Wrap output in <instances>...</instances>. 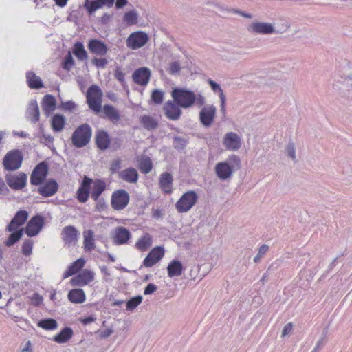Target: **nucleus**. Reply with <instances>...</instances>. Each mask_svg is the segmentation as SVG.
<instances>
[{
    "mask_svg": "<svg viewBox=\"0 0 352 352\" xmlns=\"http://www.w3.org/2000/svg\"><path fill=\"white\" fill-rule=\"evenodd\" d=\"M73 336V330L70 327H65L54 337V340L59 344L68 342Z\"/></svg>",
    "mask_w": 352,
    "mask_h": 352,
    "instance_id": "nucleus-36",
    "label": "nucleus"
},
{
    "mask_svg": "<svg viewBox=\"0 0 352 352\" xmlns=\"http://www.w3.org/2000/svg\"><path fill=\"white\" fill-rule=\"evenodd\" d=\"M143 298L142 296L138 295L131 298L126 303V310L133 311L142 302Z\"/></svg>",
    "mask_w": 352,
    "mask_h": 352,
    "instance_id": "nucleus-44",
    "label": "nucleus"
},
{
    "mask_svg": "<svg viewBox=\"0 0 352 352\" xmlns=\"http://www.w3.org/2000/svg\"><path fill=\"white\" fill-rule=\"evenodd\" d=\"M148 41V36L144 32H134L127 38L126 46L131 50H137L143 47Z\"/></svg>",
    "mask_w": 352,
    "mask_h": 352,
    "instance_id": "nucleus-10",
    "label": "nucleus"
},
{
    "mask_svg": "<svg viewBox=\"0 0 352 352\" xmlns=\"http://www.w3.org/2000/svg\"><path fill=\"white\" fill-rule=\"evenodd\" d=\"M114 1L116 8L118 10L123 8L128 3V0H111V6L113 5Z\"/></svg>",
    "mask_w": 352,
    "mask_h": 352,
    "instance_id": "nucleus-58",
    "label": "nucleus"
},
{
    "mask_svg": "<svg viewBox=\"0 0 352 352\" xmlns=\"http://www.w3.org/2000/svg\"><path fill=\"white\" fill-rule=\"evenodd\" d=\"M73 53L79 60H83L87 58V53L82 43L78 42L74 44Z\"/></svg>",
    "mask_w": 352,
    "mask_h": 352,
    "instance_id": "nucleus-39",
    "label": "nucleus"
},
{
    "mask_svg": "<svg viewBox=\"0 0 352 352\" xmlns=\"http://www.w3.org/2000/svg\"><path fill=\"white\" fill-rule=\"evenodd\" d=\"M120 120L119 113L117 110L111 106V122H117Z\"/></svg>",
    "mask_w": 352,
    "mask_h": 352,
    "instance_id": "nucleus-61",
    "label": "nucleus"
},
{
    "mask_svg": "<svg viewBox=\"0 0 352 352\" xmlns=\"http://www.w3.org/2000/svg\"><path fill=\"white\" fill-rule=\"evenodd\" d=\"M96 143L97 146L101 150L107 148L110 143L108 133L104 131H98L96 137Z\"/></svg>",
    "mask_w": 352,
    "mask_h": 352,
    "instance_id": "nucleus-34",
    "label": "nucleus"
},
{
    "mask_svg": "<svg viewBox=\"0 0 352 352\" xmlns=\"http://www.w3.org/2000/svg\"><path fill=\"white\" fill-rule=\"evenodd\" d=\"M56 99L50 95L47 94L44 96L42 102V108L45 113L47 116L51 114L56 109Z\"/></svg>",
    "mask_w": 352,
    "mask_h": 352,
    "instance_id": "nucleus-30",
    "label": "nucleus"
},
{
    "mask_svg": "<svg viewBox=\"0 0 352 352\" xmlns=\"http://www.w3.org/2000/svg\"><path fill=\"white\" fill-rule=\"evenodd\" d=\"M292 329V324L291 322L287 323L283 328L282 331V336L284 337L287 335Z\"/></svg>",
    "mask_w": 352,
    "mask_h": 352,
    "instance_id": "nucleus-62",
    "label": "nucleus"
},
{
    "mask_svg": "<svg viewBox=\"0 0 352 352\" xmlns=\"http://www.w3.org/2000/svg\"><path fill=\"white\" fill-rule=\"evenodd\" d=\"M49 172V167L46 162L38 164L33 169L30 175V183L34 186L41 185L45 180Z\"/></svg>",
    "mask_w": 352,
    "mask_h": 352,
    "instance_id": "nucleus-8",
    "label": "nucleus"
},
{
    "mask_svg": "<svg viewBox=\"0 0 352 352\" xmlns=\"http://www.w3.org/2000/svg\"><path fill=\"white\" fill-rule=\"evenodd\" d=\"M197 199V194L194 190H189L177 201L175 208L179 212H186L194 206Z\"/></svg>",
    "mask_w": 352,
    "mask_h": 352,
    "instance_id": "nucleus-7",
    "label": "nucleus"
},
{
    "mask_svg": "<svg viewBox=\"0 0 352 352\" xmlns=\"http://www.w3.org/2000/svg\"><path fill=\"white\" fill-rule=\"evenodd\" d=\"M130 196L124 189L115 190L111 195V207L116 210H122L129 203Z\"/></svg>",
    "mask_w": 352,
    "mask_h": 352,
    "instance_id": "nucleus-9",
    "label": "nucleus"
},
{
    "mask_svg": "<svg viewBox=\"0 0 352 352\" xmlns=\"http://www.w3.org/2000/svg\"><path fill=\"white\" fill-rule=\"evenodd\" d=\"M285 152L289 157H290L294 162L296 161V146L293 142H289L285 148Z\"/></svg>",
    "mask_w": 352,
    "mask_h": 352,
    "instance_id": "nucleus-47",
    "label": "nucleus"
},
{
    "mask_svg": "<svg viewBox=\"0 0 352 352\" xmlns=\"http://www.w3.org/2000/svg\"><path fill=\"white\" fill-rule=\"evenodd\" d=\"M29 113L31 116V120L33 122H36L39 120V110L37 105L32 107L30 109Z\"/></svg>",
    "mask_w": 352,
    "mask_h": 352,
    "instance_id": "nucleus-53",
    "label": "nucleus"
},
{
    "mask_svg": "<svg viewBox=\"0 0 352 352\" xmlns=\"http://www.w3.org/2000/svg\"><path fill=\"white\" fill-rule=\"evenodd\" d=\"M65 125V118L60 114L54 115L51 120L52 129L55 132L61 131Z\"/></svg>",
    "mask_w": 352,
    "mask_h": 352,
    "instance_id": "nucleus-37",
    "label": "nucleus"
},
{
    "mask_svg": "<svg viewBox=\"0 0 352 352\" xmlns=\"http://www.w3.org/2000/svg\"><path fill=\"white\" fill-rule=\"evenodd\" d=\"M216 107L212 104L204 106L199 112L201 123L206 127H209L214 122L216 115Z\"/></svg>",
    "mask_w": 352,
    "mask_h": 352,
    "instance_id": "nucleus-16",
    "label": "nucleus"
},
{
    "mask_svg": "<svg viewBox=\"0 0 352 352\" xmlns=\"http://www.w3.org/2000/svg\"><path fill=\"white\" fill-rule=\"evenodd\" d=\"M151 75V70L146 67H142L134 71L132 78L138 85L145 86L148 83Z\"/></svg>",
    "mask_w": 352,
    "mask_h": 352,
    "instance_id": "nucleus-20",
    "label": "nucleus"
},
{
    "mask_svg": "<svg viewBox=\"0 0 352 352\" xmlns=\"http://www.w3.org/2000/svg\"><path fill=\"white\" fill-rule=\"evenodd\" d=\"M172 184L173 177L169 173H164L161 175L160 185L166 193H170L172 192Z\"/></svg>",
    "mask_w": 352,
    "mask_h": 352,
    "instance_id": "nucleus-32",
    "label": "nucleus"
},
{
    "mask_svg": "<svg viewBox=\"0 0 352 352\" xmlns=\"http://www.w3.org/2000/svg\"><path fill=\"white\" fill-rule=\"evenodd\" d=\"M248 30L250 32L254 34H271L279 33L272 23L265 22H253L249 25Z\"/></svg>",
    "mask_w": 352,
    "mask_h": 352,
    "instance_id": "nucleus-13",
    "label": "nucleus"
},
{
    "mask_svg": "<svg viewBox=\"0 0 352 352\" xmlns=\"http://www.w3.org/2000/svg\"><path fill=\"white\" fill-rule=\"evenodd\" d=\"M67 298L74 304H82L86 300V294L82 289L76 288L68 292Z\"/></svg>",
    "mask_w": 352,
    "mask_h": 352,
    "instance_id": "nucleus-27",
    "label": "nucleus"
},
{
    "mask_svg": "<svg viewBox=\"0 0 352 352\" xmlns=\"http://www.w3.org/2000/svg\"><path fill=\"white\" fill-rule=\"evenodd\" d=\"M26 79L28 85L31 89H39L43 87L41 79L32 71L26 73Z\"/></svg>",
    "mask_w": 352,
    "mask_h": 352,
    "instance_id": "nucleus-35",
    "label": "nucleus"
},
{
    "mask_svg": "<svg viewBox=\"0 0 352 352\" xmlns=\"http://www.w3.org/2000/svg\"><path fill=\"white\" fill-rule=\"evenodd\" d=\"M131 237V232L124 227H118L115 230L113 243L116 245L126 243Z\"/></svg>",
    "mask_w": 352,
    "mask_h": 352,
    "instance_id": "nucleus-25",
    "label": "nucleus"
},
{
    "mask_svg": "<svg viewBox=\"0 0 352 352\" xmlns=\"http://www.w3.org/2000/svg\"><path fill=\"white\" fill-rule=\"evenodd\" d=\"M208 82L212 91L215 93L219 94V98L226 97L222 89L221 88L220 85L218 83H217L215 81L211 79H209Z\"/></svg>",
    "mask_w": 352,
    "mask_h": 352,
    "instance_id": "nucleus-49",
    "label": "nucleus"
},
{
    "mask_svg": "<svg viewBox=\"0 0 352 352\" xmlns=\"http://www.w3.org/2000/svg\"><path fill=\"white\" fill-rule=\"evenodd\" d=\"M138 14L135 10H131L124 14L123 21L128 25H133L138 23Z\"/></svg>",
    "mask_w": 352,
    "mask_h": 352,
    "instance_id": "nucleus-42",
    "label": "nucleus"
},
{
    "mask_svg": "<svg viewBox=\"0 0 352 352\" xmlns=\"http://www.w3.org/2000/svg\"><path fill=\"white\" fill-rule=\"evenodd\" d=\"M62 107L65 110L72 111L76 108V104L74 102H73L72 101H68V102L62 103Z\"/></svg>",
    "mask_w": 352,
    "mask_h": 352,
    "instance_id": "nucleus-60",
    "label": "nucleus"
},
{
    "mask_svg": "<svg viewBox=\"0 0 352 352\" xmlns=\"http://www.w3.org/2000/svg\"><path fill=\"white\" fill-rule=\"evenodd\" d=\"M206 102L205 97L201 94L195 95V100L194 104H196L199 107H202Z\"/></svg>",
    "mask_w": 352,
    "mask_h": 352,
    "instance_id": "nucleus-54",
    "label": "nucleus"
},
{
    "mask_svg": "<svg viewBox=\"0 0 352 352\" xmlns=\"http://www.w3.org/2000/svg\"><path fill=\"white\" fill-rule=\"evenodd\" d=\"M43 226L44 218L38 214L35 215L27 223L25 232L30 237L34 236L40 232Z\"/></svg>",
    "mask_w": 352,
    "mask_h": 352,
    "instance_id": "nucleus-12",
    "label": "nucleus"
},
{
    "mask_svg": "<svg viewBox=\"0 0 352 352\" xmlns=\"http://www.w3.org/2000/svg\"><path fill=\"white\" fill-rule=\"evenodd\" d=\"M105 189L106 183L104 181L100 179L94 181L87 176H84L76 192V197L80 203H85L91 194V198L97 201Z\"/></svg>",
    "mask_w": 352,
    "mask_h": 352,
    "instance_id": "nucleus-1",
    "label": "nucleus"
},
{
    "mask_svg": "<svg viewBox=\"0 0 352 352\" xmlns=\"http://www.w3.org/2000/svg\"><path fill=\"white\" fill-rule=\"evenodd\" d=\"M23 231V230L22 228L12 231L13 232L10 235L8 239L5 242L6 245L8 247H10L13 245L15 243H16L18 241H19L22 237Z\"/></svg>",
    "mask_w": 352,
    "mask_h": 352,
    "instance_id": "nucleus-41",
    "label": "nucleus"
},
{
    "mask_svg": "<svg viewBox=\"0 0 352 352\" xmlns=\"http://www.w3.org/2000/svg\"><path fill=\"white\" fill-rule=\"evenodd\" d=\"M78 231L72 226L65 227L61 232L62 239L67 247L74 246L78 242Z\"/></svg>",
    "mask_w": 352,
    "mask_h": 352,
    "instance_id": "nucleus-17",
    "label": "nucleus"
},
{
    "mask_svg": "<svg viewBox=\"0 0 352 352\" xmlns=\"http://www.w3.org/2000/svg\"><path fill=\"white\" fill-rule=\"evenodd\" d=\"M140 122L146 130L153 131L158 127V121L153 117L144 115L140 117Z\"/></svg>",
    "mask_w": 352,
    "mask_h": 352,
    "instance_id": "nucleus-33",
    "label": "nucleus"
},
{
    "mask_svg": "<svg viewBox=\"0 0 352 352\" xmlns=\"http://www.w3.org/2000/svg\"><path fill=\"white\" fill-rule=\"evenodd\" d=\"M109 4L110 0H85L84 7L86 8L88 13L91 14L97 10L103 8L105 5L109 6Z\"/></svg>",
    "mask_w": 352,
    "mask_h": 352,
    "instance_id": "nucleus-28",
    "label": "nucleus"
},
{
    "mask_svg": "<svg viewBox=\"0 0 352 352\" xmlns=\"http://www.w3.org/2000/svg\"><path fill=\"white\" fill-rule=\"evenodd\" d=\"M91 134V129L88 124H81L72 135V144L78 148L83 147L90 141Z\"/></svg>",
    "mask_w": 352,
    "mask_h": 352,
    "instance_id": "nucleus-5",
    "label": "nucleus"
},
{
    "mask_svg": "<svg viewBox=\"0 0 352 352\" xmlns=\"http://www.w3.org/2000/svg\"><path fill=\"white\" fill-rule=\"evenodd\" d=\"M28 218V212L26 210L18 211L7 227L9 232L17 230L23 226Z\"/></svg>",
    "mask_w": 352,
    "mask_h": 352,
    "instance_id": "nucleus-22",
    "label": "nucleus"
},
{
    "mask_svg": "<svg viewBox=\"0 0 352 352\" xmlns=\"http://www.w3.org/2000/svg\"><path fill=\"white\" fill-rule=\"evenodd\" d=\"M31 301L32 302L33 305H39L42 301H43V298L42 296L38 294V293H34L32 296H31Z\"/></svg>",
    "mask_w": 352,
    "mask_h": 352,
    "instance_id": "nucleus-56",
    "label": "nucleus"
},
{
    "mask_svg": "<svg viewBox=\"0 0 352 352\" xmlns=\"http://www.w3.org/2000/svg\"><path fill=\"white\" fill-rule=\"evenodd\" d=\"M269 246L266 244L262 245L258 251V253L256 256L254 258V261L255 263H258L261 260V258L263 257V256L268 251Z\"/></svg>",
    "mask_w": 352,
    "mask_h": 352,
    "instance_id": "nucleus-51",
    "label": "nucleus"
},
{
    "mask_svg": "<svg viewBox=\"0 0 352 352\" xmlns=\"http://www.w3.org/2000/svg\"><path fill=\"white\" fill-rule=\"evenodd\" d=\"M187 143L188 140L186 138L175 136L173 139V146L178 151L184 149Z\"/></svg>",
    "mask_w": 352,
    "mask_h": 352,
    "instance_id": "nucleus-46",
    "label": "nucleus"
},
{
    "mask_svg": "<svg viewBox=\"0 0 352 352\" xmlns=\"http://www.w3.org/2000/svg\"><path fill=\"white\" fill-rule=\"evenodd\" d=\"M85 265V260L80 258L68 266L67 270L63 274V278L65 279L79 272Z\"/></svg>",
    "mask_w": 352,
    "mask_h": 352,
    "instance_id": "nucleus-24",
    "label": "nucleus"
},
{
    "mask_svg": "<svg viewBox=\"0 0 352 352\" xmlns=\"http://www.w3.org/2000/svg\"><path fill=\"white\" fill-rule=\"evenodd\" d=\"M183 270L182 263L177 260H173L167 266L168 275L170 278L181 276Z\"/></svg>",
    "mask_w": 352,
    "mask_h": 352,
    "instance_id": "nucleus-31",
    "label": "nucleus"
},
{
    "mask_svg": "<svg viewBox=\"0 0 352 352\" xmlns=\"http://www.w3.org/2000/svg\"><path fill=\"white\" fill-rule=\"evenodd\" d=\"M153 168V163L148 157H142L139 162V168L141 172L147 174L151 172Z\"/></svg>",
    "mask_w": 352,
    "mask_h": 352,
    "instance_id": "nucleus-40",
    "label": "nucleus"
},
{
    "mask_svg": "<svg viewBox=\"0 0 352 352\" xmlns=\"http://www.w3.org/2000/svg\"><path fill=\"white\" fill-rule=\"evenodd\" d=\"M118 177L120 179L125 182L136 184L138 181L139 174L135 168L129 167L119 171L118 173Z\"/></svg>",
    "mask_w": 352,
    "mask_h": 352,
    "instance_id": "nucleus-23",
    "label": "nucleus"
},
{
    "mask_svg": "<svg viewBox=\"0 0 352 352\" xmlns=\"http://www.w3.org/2000/svg\"><path fill=\"white\" fill-rule=\"evenodd\" d=\"M38 326L46 330H52L57 327V322L52 318L44 319L38 322Z\"/></svg>",
    "mask_w": 352,
    "mask_h": 352,
    "instance_id": "nucleus-43",
    "label": "nucleus"
},
{
    "mask_svg": "<svg viewBox=\"0 0 352 352\" xmlns=\"http://www.w3.org/2000/svg\"><path fill=\"white\" fill-rule=\"evenodd\" d=\"M174 102L180 107L187 109L194 105L195 93L184 88H174L171 91Z\"/></svg>",
    "mask_w": 352,
    "mask_h": 352,
    "instance_id": "nucleus-3",
    "label": "nucleus"
},
{
    "mask_svg": "<svg viewBox=\"0 0 352 352\" xmlns=\"http://www.w3.org/2000/svg\"><path fill=\"white\" fill-rule=\"evenodd\" d=\"M88 48L91 53L97 55H104L107 52V47L104 43L98 39L90 40Z\"/></svg>",
    "mask_w": 352,
    "mask_h": 352,
    "instance_id": "nucleus-26",
    "label": "nucleus"
},
{
    "mask_svg": "<svg viewBox=\"0 0 352 352\" xmlns=\"http://www.w3.org/2000/svg\"><path fill=\"white\" fill-rule=\"evenodd\" d=\"M38 192L44 197L54 195L58 190V184L54 179H48L45 183L39 185Z\"/></svg>",
    "mask_w": 352,
    "mask_h": 352,
    "instance_id": "nucleus-18",
    "label": "nucleus"
},
{
    "mask_svg": "<svg viewBox=\"0 0 352 352\" xmlns=\"http://www.w3.org/2000/svg\"><path fill=\"white\" fill-rule=\"evenodd\" d=\"M223 144L227 150L236 151L241 147L242 140L237 133L229 132L224 135Z\"/></svg>",
    "mask_w": 352,
    "mask_h": 352,
    "instance_id": "nucleus-14",
    "label": "nucleus"
},
{
    "mask_svg": "<svg viewBox=\"0 0 352 352\" xmlns=\"http://www.w3.org/2000/svg\"><path fill=\"white\" fill-rule=\"evenodd\" d=\"M94 279V273L89 270H84L78 273L76 276L70 279L69 283L72 287H82Z\"/></svg>",
    "mask_w": 352,
    "mask_h": 352,
    "instance_id": "nucleus-11",
    "label": "nucleus"
},
{
    "mask_svg": "<svg viewBox=\"0 0 352 352\" xmlns=\"http://www.w3.org/2000/svg\"><path fill=\"white\" fill-rule=\"evenodd\" d=\"M152 244V238L148 233L142 236L135 243V247L140 251H146Z\"/></svg>",
    "mask_w": 352,
    "mask_h": 352,
    "instance_id": "nucleus-38",
    "label": "nucleus"
},
{
    "mask_svg": "<svg viewBox=\"0 0 352 352\" xmlns=\"http://www.w3.org/2000/svg\"><path fill=\"white\" fill-rule=\"evenodd\" d=\"M180 107L178 106L175 102L168 100L166 102L164 106V111L165 113V116L171 120H178L181 115H182V111L179 108Z\"/></svg>",
    "mask_w": 352,
    "mask_h": 352,
    "instance_id": "nucleus-21",
    "label": "nucleus"
},
{
    "mask_svg": "<svg viewBox=\"0 0 352 352\" xmlns=\"http://www.w3.org/2000/svg\"><path fill=\"white\" fill-rule=\"evenodd\" d=\"M33 248V242L32 240H25L22 245V252L25 256H29L32 254Z\"/></svg>",
    "mask_w": 352,
    "mask_h": 352,
    "instance_id": "nucleus-50",
    "label": "nucleus"
},
{
    "mask_svg": "<svg viewBox=\"0 0 352 352\" xmlns=\"http://www.w3.org/2000/svg\"><path fill=\"white\" fill-rule=\"evenodd\" d=\"M164 91L159 90V89H154L151 94V98H152V100L154 102V103L159 104L162 102L163 99H164Z\"/></svg>",
    "mask_w": 352,
    "mask_h": 352,
    "instance_id": "nucleus-48",
    "label": "nucleus"
},
{
    "mask_svg": "<svg viewBox=\"0 0 352 352\" xmlns=\"http://www.w3.org/2000/svg\"><path fill=\"white\" fill-rule=\"evenodd\" d=\"M239 169H241V159L236 155H231L226 161L216 164L214 172L220 180L226 181L230 179L233 174Z\"/></svg>",
    "mask_w": 352,
    "mask_h": 352,
    "instance_id": "nucleus-2",
    "label": "nucleus"
},
{
    "mask_svg": "<svg viewBox=\"0 0 352 352\" xmlns=\"http://www.w3.org/2000/svg\"><path fill=\"white\" fill-rule=\"evenodd\" d=\"M164 255L163 247L157 246L153 248L144 260V265L150 267L160 261Z\"/></svg>",
    "mask_w": 352,
    "mask_h": 352,
    "instance_id": "nucleus-19",
    "label": "nucleus"
},
{
    "mask_svg": "<svg viewBox=\"0 0 352 352\" xmlns=\"http://www.w3.org/2000/svg\"><path fill=\"white\" fill-rule=\"evenodd\" d=\"M23 161V155L19 149H12L4 156L2 162L6 170L14 171L21 168Z\"/></svg>",
    "mask_w": 352,
    "mask_h": 352,
    "instance_id": "nucleus-4",
    "label": "nucleus"
},
{
    "mask_svg": "<svg viewBox=\"0 0 352 352\" xmlns=\"http://www.w3.org/2000/svg\"><path fill=\"white\" fill-rule=\"evenodd\" d=\"M181 69V63L179 60L171 61L167 68L168 72L171 75H179Z\"/></svg>",
    "mask_w": 352,
    "mask_h": 352,
    "instance_id": "nucleus-45",
    "label": "nucleus"
},
{
    "mask_svg": "<svg viewBox=\"0 0 352 352\" xmlns=\"http://www.w3.org/2000/svg\"><path fill=\"white\" fill-rule=\"evenodd\" d=\"M87 102L96 113L101 111L102 92L98 85H91L87 91Z\"/></svg>",
    "mask_w": 352,
    "mask_h": 352,
    "instance_id": "nucleus-6",
    "label": "nucleus"
},
{
    "mask_svg": "<svg viewBox=\"0 0 352 352\" xmlns=\"http://www.w3.org/2000/svg\"><path fill=\"white\" fill-rule=\"evenodd\" d=\"M115 77L119 80L120 82H123L124 81V74L122 72L120 67H117L115 71Z\"/></svg>",
    "mask_w": 352,
    "mask_h": 352,
    "instance_id": "nucleus-59",
    "label": "nucleus"
},
{
    "mask_svg": "<svg viewBox=\"0 0 352 352\" xmlns=\"http://www.w3.org/2000/svg\"><path fill=\"white\" fill-rule=\"evenodd\" d=\"M326 341H327V338H323V337H320L319 340L317 342V344H316V349H321L324 345Z\"/></svg>",
    "mask_w": 352,
    "mask_h": 352,
    "instance_id": "nucleus-64",
    "label": "nucleus"
},
{
    "mask_svg": "<svg viewBox=\"0 0 352 352\" xmlns=\"http://www.w3.org/2000/svg\"><path fill=\"white\" fill-rule=\"evenodd\" d=\"M95 320V318L93 317V316H88V317H86V318H80V321L83 324H89L92 322H94Z\"/></svg>",
    "mask_w": 352,
    "mask_h": 352,
    "instance_id": "nucleus-63",
    "label": "nucleus"
},
{
    "mask_svg": "<svg viewBox=\"0 0 352 352\" xmlns=\"http://www.w3.org/2000/svg\"><path fill=\"white\" fill-rule=\"evenodd\" d=\"M85 251L91 252L95 249L94 232L92 230H86L82 233Z\"/></svg>",
    "mask_w": 352,
    "mask_h": 352,
    "instance_id": "nucleus-29",
    "label": "nucleus"
},
{
    "mask_svg": "<svg viewBox=\"0 0 352 352\" xmlns=\"http://www.w3.org/2000/svg\"><path fill=\"white\" fill-rule=\"evenodd\" d=\"M157 289V287L154 285L153 283H149L148 285L145 287L144 291V295H149L153 294L154 292H155Z\"/></svg>",
    "mask_w": 352,
    "mask_h": 352,
    "instance_id": "nucleus-57",
    "label": "nucleus"
},
{
    "mask_svg": "<svg viewBox=\"0 0 352 352\" xmlns=\"http://www.w3.org/2000/svg\"><path fill=\"white\" fill-rule=\"evenodd\" d=\"M74 60L70 53H69L64 59L63 63V68L66 70H69L74 65Z\"/></svg>",
    "mask_w": 352,
    "mask_h": 352,
    "instance_id": "nucleus-52",
    "label": "nucleus"
},
{
    "mask_svg": "<svg viewBox=\"0 0 352 352\" xmlns=\"http://www.w3.org/2000/svg\"><path fill=\"white\" fill-rule=\"evenodd\" d=\"M6 180L8 185L13 190H18L23 189L27 184V175L24 173H19L17 175H6Z\"/></svg>",
    "mask_w": 352,
    "mask_h": 352,
    "instance_id": "nucleus-15",
    "label": "nucleus"
},
{
    "mask_svg": "<svg viewBox=\"0 0 352 352\" xmlns=\"http://www.w3.org/2000/svg\"><path fill=\"white\" fill-rule=\"evenodd\" d=\"M123 142L122 138H113L111 139V150H117L120 148Z\"/></svg>",
    "mask_w": 352,
    "mask_h": 352,
    "instance_id": "nucleus-55",
    "label": "nucleus"
}]
</instances>
